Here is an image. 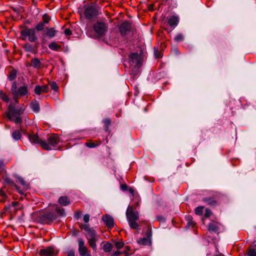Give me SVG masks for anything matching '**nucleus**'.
I'll list each match as a JSON object with an SVG mask.
<instances>
[{"label":"nucleus","instance_id":"nucleus-1","mask_svg":"<svg viewBox=\"0 0 256 256\" xmlns=\"http://www.w3.org/2000/svg\"><path fill=\"white\" fill-rule=\"evenodd\" d=\"M10 91L14 103L10 104L5 114L10 121L14 122L16 124H20L22 122L21 115L25 110V106L22 104L18 108H16L15 104L18 103L19 99L21 97L28 94V86L25 84L18 88L16 82H14L12 84Z\"/></svg>","mask_w":256,"mask_h":256},{"label":"nucleus","instance_id":"nucleus-2","mask_svg":"<svg viewBox=\"0 0 256 256\" xmlns=\"http://www.w3.org/2000/svg\"><path fill=\"white\" fill-rule=\"evenodd\" d=\"M140 200H136L134 205L128 206L126 211V216L130 227L134 230H139V225L136 220H139V212L136 210L140 204Z\"/></svg>","mask_w":256,"mask_h":256},{"label":"nucleus","instance_id":"nucleus-3","mask_svg":"<svg viewBox=\"0 0 256 256\" xmlns=\"http://www.w3.org/2000/svg\"><path fill=\"white\" fill-rule=\"evenodd\" d=\"M80 228L86 232V235L89 246L93 250H96V242L98 237L96 230L94 228H90V226L88 224L82 225Z\"/></svg>","mask_w":256,"mask_h":256},{"label":"nucleus","instance_id":"nucleus-4","mask_svg":"<svg viewBox=\"0 0 256 256\" xmlns=\"http://www.w3.org/2000/svg\"><path fill=\"white\" fill-rule=\"evenodd\" d=\"M60 142V136L55 134L48 136L47 142L44 140L41 142V147L44 150H50L52 148L56 147Z\"/></svg>","mask_w":256,"mask_h":256},{"label":"nucleus","instance_id":"nucleus-5","mask_svg":"<svg viewBox=\"0 0 256 256\" xmlns=\"http://www.w3.org/2000/svg\"><path fill=\"white\" fill-rule=\"evenodd\" d=\"M20 35L22 40H25L28 38V40L31 42H35L38 40L34 28L26 26L20 31Z\"/></svg>","mask_w":256,"mask_h":256},{"label":"nucleus","instance_id":"nucleus-6","mask_svg":"<svg viewBox=\"0 0 256 256\" xmlns=\"http://www.w3.org/2000/svg\"><path fill=\"white\" fill-rule=\"evenodd\" d=\"M108 28V24L103 22L98 21L93 25L94 30L96 35L100 37L106 34Z\"/></svg>","mask_w":256,"mask_h":256},{"label":"nucleus","instance_id":"nucleus-7","mask_svg":"<svg viewBox=\"0 0 256 256\" xmlns=\"http://www.w3.org/2000/svg\"><path fill=\"white\" fill-rule=\"evenodd\" d=\"M120 34L124 36L130 32L134 30L132 23L128 20H124L118 26Z\"/></svg>","mask_w":256,"mask_h":256},{"label":"nucleus","instance_id":"nucleus-8","mask_svg":"<svg viewBox=\"0 0 256 256\" xmlns=\"http://www.w3.org/2000/svg\"><path fill=\"white\" fill-rule=\"evenodd\" d=\"M146 237L140 238L138 240V243L140 245L146 246L151 245L152 244V228L148 226L146 231L145 234Z\"/></svg>","mask_w":256,"mask_h":256},{"label":"nucleus","instance_id":"nucleus-9","mask_svg":"<svg viewBox=\"0 0 256 256\" xmlns=\"http://www.w3.org/2000/svg\"><path fill=\"white\" fill-rule=\"evenodd\" d=\"M56 218V216L52 212H46L40 214V219L44 224H50Z\"/></svg>","mask_w":256,"mask_h":256},{"label":"nucleus","instance_id":"nucleus-10","mask_svg":"<svg viewBox=\"0 0 256 256\" xmlns=\"http://www.w3.org/2000/svg\"><path fill=\"white\" fill-rule=\"evenodd\" d=\"M130 66H142V56L136 52L132 53L129 56Z\"/></svg>","mask_w":256,"mask_h":256},{"label":"nucleus","instance_id":"nucleus-11","mask_svg":"<svg viewBox=\"0 0 256 256\" xmlns=\"http://www.w3.org/2000/svg\"><path fill=\"white\" fill-rule=\"evenodd\" d=\"M84 15L86 19L91 20L98 15V12L94 6H89L85 9Z\"/></svg>","mask_w":256,"mask_h":256},{"label":"nucleus","instance_id":"nucleus-12","mask_svg":"<svg viewBox=\"0 0 256 256\" xmlns=\"http://www.w3.org/2000/svg\"><path fill=\"white\" fill-rule=\"evenodd\" d=\"M78 252L81 256H91L88 250V248L84 246V242L82 238L78 240Z\"/></svg>","mask_w":256,"mask_h":256},{"label":"nucleus","instance_id":"nucleus-13","mask_svg":"<svg viewBox=\"0 0 256 256\" xmlns=\"http://www.w3.org/2000/svg\"><path fill=\"white\" fill-rule=\"evenodd\" d=\"M4 182L5 184H6L7 185H8L12 188H14L16 189V190L20 194L22 195L24 194V190H22L20 189V187L18 186L17 185H16V184L14 183V182L10 178H6L4 180Z\"/></svg>","mask_w":256,"mask_h":256},{"label":"nucleus","instance_id":"nucleus-14","mask_svg":"<svg viewBox=\"0 0 256 256\" xmlns=\"http://www.w3.org/2000/svg\"><path fill=\"white\" fill-rule=\"evenodd\" d=\"M49 87L46 84L42 86H36L34 89V92L37 95H40L42 93H47L48 92Z\"/></svg>","mask_w":256,"mask_h":256},{"label":"nucleus","instance_id":"nucleus-15","mask_svg":"<svg viewBox=\"0 0 256 256\" xmlns=\"http://www.w3.org/2000/svg\"><path fill=\"white\" fill-rule=\"evenodd\" d=\"M40 256H53L54 255V248L52 246H48L46 248L41 249L39 252Z\"/></svg>","mask_w":256,"mask_h":256},{"label":"nucleus","instance_id":"nucleus-16","mask_svg":"<svg viewBox=\"0 0 256 256\" xmlns=\"http://www.w3.org/2000/svg\"><path fill=\"white\" fill-rule=\"evenodd\" d=\"M28 138L30 142L35 144H39L41 146V142L44 140H41L37 134H28Z\"/></svg>","mask_w":256,"mask_h":256},{"label":"nucleus","instance_id":"nucleus-17","mask_svg":"<svg viewBox=\"0 0 256 256\" xmlns=\"http://www.w3.org/2000/svg\"><path fill=\"white\" fill-rule=\"evenodd\" d=\"M102 220L108 227L112 228L114 226V220L111 216L106 215L103 216Z\"/></svg>","mask_w":256,"mask_h":256},{"label":"nucleus","instance_id":"nucleus-18","mask_svg":"<svg viewBox=\"0 0 256 256\" xmlns=\"http://www.w3.org/2000/svg\"><path fill=\"white\" fill-rule=\"evenodd\" d=\"M46 32L43 34L42 35L44 36H48L50 38H52L55 36L56 34L57 31L55 30L54 28H46Z\"/></svg>","mask_w":256,"mask_h":256},{"label":"nucleus","instance_id":"nucleus-19","mask_svg":"<svg viewBox=\"0 0 256 256\" xmlns=\"http://www.w3.org/2000/svg\"><path fill=\"white\" fill-rule=\"evenodd\" d=\"M202 200L212 206H214L218 204V200L213 197L204 198L202 199Z\"/></svg>","mask_w":256,"mask_h":256},{"label":"nucleus","instance_id":"nucleus-20","mask_svg":"<svg viewBox=\"0 0 256 256\" xmlns=\"http://www.w3.org/2000/svg\"><path fill=\"white\" fill-rule=\"evenodd\" d=\"M178 18L177 16H172L168 20V24L172 27H176L178 23Z\"/></svg>","mask_w":256,"mask_h":256},{"label":"nucleus","instance_id":"nucleus-21","mask_svg":"<svg viewBox=\"0 0 256 256\" xmlns=\"http://www.w3.org/2000/svg\"><path fill=\"white\" fill-rule=\"evenodd\" d=\"M101 144L102 141L100 140H96L94 141L90 140L86 142L85 145L88 148H94L99 146Z\"/></svg>","mask_w":256,"mask_h":256},{"label":"nucleus","instance_id":"nucleus-22","mask_svg":"<svg viewBox=\"0 0 256 256\" xmlns=\"http://www.w3.org/2000/svg\"><path fill=\"white\" fill-rule=\"evenodd\" d=\"M58 202L61 206H68L70 203V202L68 196H62L58 198Z\"/></svg>","mask_w":256,"mask_h":256},{"label":"nucleus","instance_id":"nucleus-23","mask_svg":"<svg viewBox=\"0 0 256 256\" xmlns=\"http://www.w3.org/2000/svg\"><path fill=\"white\" fill-rule=\"evenodd\" d=\"M30 66L34 68L38 69L41 68L42 62L38 58H35L31 60Z\"/></svg>","mask_w":256,"mask_h":256},{"label":"nucleus","instance_id":"nucleus-24","mask_svg":"<svg viewBox=\"0 0 256 256\" xmlns=\"http://www.w3.org/2000/svg\"><path fill=\"white\" fill-rule=\"evenodd\" d=\"M219 230L218 224L216 222H210L208 225V230L210 232H216Z\"/></svg>","mask_w":256,"mask_h":256},{"label":"nucleus","instance_id":"nucleus-25","mask_svg":"<svg viewBox=\"0 0 256 256\" xmlns=\"http://www.w3.org/2000/svg\"><path fill=\"white\" fill-rule=\"evenodd\" d=\"M30 107L34 112H38L40 110V104L38 101L34 100L30 104Z\"/></svg>","mask_w":256,"mask_h":256},{"label":"nucleus","instance_id":"nucleus-26","mask_svg":"<svg viewBox=\"0 0 256 256\" xmlns=\"http://www.w3.org/2000/svg\"><path fill=\"white\" fill-rule=\"evenodd\" d=\"M48 48L54 51H59L61 50L62 46L55 42H50L48 45Z\"/></svg>","mask_w":256,"mask_h":256},{"label":"nucleus","instance_id":"nucleus-27","mask_svg":"<svg viewBox=\"0 0 256 256\" xmlns=\"http://www.w3.org/2000/svg\"><path fill=\"white\" fill-rule=\"evenodd\" d=\"M141 66H130V74L132 75L133 76H136L140 71V68Z\"/></svg>","mask_w":256,"mask_h":256},{"label":"nucleus","instance_id":"nucleus-28","mask_svg":"<svg viewBox=\"0 0 256 256\" xmlns=\"http://www.w3.org/2000/svg\"><path fill=\"white\" fill-rule=\"evenodd\" d=\"M16 182H19L23 186L22 190H24V192L28 189V185L26 183V182L22 178L18 177L16 178Z\"/></svg>","mask_w":256,"mask_h":256},{"label":"nucleus","instance_id":"nucleus-29","mask_svg":"<svg viewBox=\"0 0 256 256\" xmlns=\"http://www.w3.org/2000/svg\"><path fill=\"white\" fill-rule=\"evenodd\" d=\"M0 99L6 103L9 102L10 100L8 96L2 90L0 91Z\"/></svg>","mask_w":256,"mask_h":256},{"label":"nucleus","instance_id":"nucleus-30","mask_svg":"<svg viewBox=\"0 0 256 256\" xmlns=\"http://www.w3.org/2000/svg\"><path fill=\"white\" fill-rule=\"evenodd\" d=\"M186 220H187V226L188 228H194L196 225V223L193 220L192 218L188 216L186 217Z\"/></svg>","mask_w":256,"mask_h":256},{"label":"nucleus","instance_id":"nucleus-31","mask_svg":"<svg viewBox=\"0 0 256 256\" xmlns=\"http://www.w3.org/2000/svg\"><path fill=\"white\" fill-rule=\"evenodd\" d=\"M113 246L109 242H106L103 246V250L106 252H110L112 250Z\"/></svg>","mask_w":256,"mask_h":256},{"label":"nucleus","instance_id":"nucleus-32","mask_svg":"<svg viewBox=\"0 0 256 256\" xmlns=\"http://www.w3.org/2000/svg\"><path fill=\"white\" fill-rule=\"evenodd\" d=\"M17 76V71L16 70H12L10 72L8 75V78L10 80L12 81L15 80Z\"/></svg>","mask_w":256,"mask_h":256},{"label":"nucleus","instance_id":"nucleus-33","mask_svg":"<svg viewBox=\"0 0 256 256\" xmlns=\"http://www.w3.org/2000/svg\"><path fill=\"white\" fill-rule=\"evenodd\" d=\"M184 40V36L182 33H178L174 38V40L176 42H182Z\"/></svg>","mask_w":256,"mask_h":256},{"label":"nucleus","instance_id":"nucleus-34","mask_svg":"<svg viewBox=\"0 0 256 256\" xmlns=\"http://www.w3.org/2000/svg\"><path fill=\"white\" fill-rule=\"evenodd\" d=\"M103 122L104 124V129L107 132L108 130V128L110 126L111 124V119L110 118H106L103 120Z\"/></svg>","mask_w":256,"mask_h":256},{"label":"nucleus","instance_id":"nucleus-35","mask_svg":"<svg viewBox=\"0 0 256 256\" xmlns=\"http://www.w3.org/2000/svg\"><path fill=\"white\" fill-rule=\"evenodd\" d=\"M22 136V134L19 130H15L12 133V137L15 140H19Z\"/></svg>","mask_w":256,"mask_h":256},{"label":"nucleus","instance_id":"nucleus-36","mask_svg":"<svg viewBox=\"0 0 256 256\" xmlns=\"http://www.w3.org/2000/svg\"><path fill=\"white\" fill-rule=\"evenodd\" d=\"M45 26V24L42 22H38L35 27V30L38 31H42V30Z\"/></svg>","mask_w":256,"mask_h":256},{"label":"nucleus","instance_id":"nucleus-37","mask_svg":"<svg viewBox=\"0 0 256 256\" xmlns=\"http://www.w3.org/2000/svg\"><path fill=\"white\" fill-rule=\"evenodd\" d=\"M42 22H44V24H48L51 20V18L46 14H44L42 16Z\"/></svg>","mask_w":256,"mask_h":256},{"label":"nucleus","instance_id":"nucleus-38","mask_svg":"<svg viewBox=\"0 0 256 256\" xmlns=\"http://www.w3.org/2000/svg\"><path fill=\"white\" fill-rule=\"evenodd\" d=\"M204 206H200L196 208L194 210L195 214L197 215H202V214Z\"/></svg>","mask_w":256,"mask_h":256},{"label":"nucleus","instance_id":"nucleus-39","mask_svg":"<svg viewBox=\"0 0 256 256\" xmlns=\"http://www.w3.org/2000/svg\"><path fill=\"white\" fill-rule=\"evenodd\" d=\"M50 86L51 89L55 92H57L58 90V86L54 82H52L50 84Z\"/></svg>","mask_w":256,"mask_h":256},{"label":"nucleus","instance_id":"nucleus-40","mask_svg":"<svg viewBox=\"0 0 256 256\" xmlns=\"http://www.w3.org/2000/svg\"><path fill=\"white\" fill-rule=\"evenodd\" d=\"M56 210L58 214L61 216H64L65 215L64 210L63 208L56 206Z\"/></svg>","mask_w":256,"mask_h":256},{"label":"nucleus","instance_id":"nucleus-41","mask_svg":"<svg viewBox=\"0 0 256 256\" xmlns=\"http://www.w3.org/2000/svg\"><path fill=\"white\" fill-rule=\"evenodd\" d=\"M114 245L116 248L118 249H120L124 246V243L122 242H115Z\"/></svg>","mask_w":256,"mask_h":256},{"label":"nucleus","instance_id":"nucleus-42","mask_svg":"<svg viewBox=\"0 0 256 256\" xmlns=\"http://www.w3.org/2000/svg\"><path fill=\"white\" fill-rule=\"evenodd\" d=\"M24 48L26 51L28 52H32V46L29 44H26L24 46Z\"/></svg>","mask_w":256,"mask_h":256},{"label":"nucleus","instance_id":"nucleus-43","mask_svg":"<svg viewBox=\"0 0 256 256\" xmlns=\"http://www.w3.org/2000/svg\"><path fill=\"white\" fill-rule=\"evenodd\" d=\"M248 256H256V251L254 249H250L248 252Z\"/></svg>","mask_w":256,"mask_h":256},{"label":"nucleus","instance_id":"nucleus-44","mask_svg":"<svg viewBox=\"0 0 256 256\" xmlns=\"http://www.w3.org/2000/svg\"><path fill=\"white\" fill-rule=\"evenodd\" d=\"M0 196L4 198V200H2V202H5V201H6L5 199L6 198L7 196H6V192L2 190H0Z\"/></svg>","mask_w":256,"mask_h":256},{"label":"nucleus","instance_id":"nucleus-45","mask_svg":"<svg viewBox=\"0 0 256 256\" xmlns=\"http://www.w3.org/2000/svg\"><path fill=\"white\" fill-rule=\"evenodd\" d=\"M156 219L158 221L160 222H164L166 220V218L162 216H157L156 217Z\"/></svg>","mask_w":256,"mask_h":256},{"label":"nucleus","instance_id":"nucleus-46","mask_svg":"<svg viewBox=\"0 0 256 256\" xmlns=\"http://www.w3.org/2000/svg\"><path fill=\"white\" fill-rule=\"evenodd\" d=\"M123 254V252L116 250L112 254L111 256H120Z\"/></svg>","mask_w":256,"mask_h":256},{"label":"nucleus","instance_id":"nucleus-47","mask_svg":"<svg viewBox=\"0 0 256 256\" xmlns=\"http://www.w3.org/2000/svg\"><path fill=\"white\" fill-rule=\"evenodd\" d=\"M154 55L155 57L157 58H162L160 52L158 51V50H154Z\"/></svg>","mask_w":256,"mask_h":256},{"label":"nucleus","instance_id":"nucleus-48","mask_svg":"<svg viewBox=\"0 0 256 256\" xmlns=\"http://www.w3.org/2000/svg\"><path fill=\"white\" fill-rule=\"evenodd\" d=\"M212 214V212L209 209H206L204 214V216L206 218L209 217Z\"/></svg>","mask_w":256,"mask_h":256},{"label":"nucleus","instance_id":"nucleus-49","mask_svg":"<svg viewBox=\"0 0 256 256\" xmlns=\"http://www.w3.org/2000/svg\"><path fill=\"white\" fill-rule=\"evenodd\" d=\"M172 52L174 54H180L178 48H174L172 50Z\"/></svg>","mask_w":256,"mask_h":256},{"label":"nucleus","instance_id":"nucleus-50","mask_svg":"<svg viewBox=\"0 0 256 256\" xmlns=\"http://www.w3.org/2000/svg\"><path fill=\"white\" fill-rule=\"evenodd\" d=\"M4 170V166L2 161H0V172H2Z\"/></svg>","mask_w":256,"mask_h":256},{"label":"nucleus","instance_id":"nucleus-51","mask_svg":"<svg viewBox=\"0 0 256 256\" xmlns=\"http://www.w3.org/2000/svg\"><path fill=\"white\" fill-rule=\"evenodd\" d=\"M90 219V216L88 214H86L84 216V220L85 222H88Z\"/></svg>","mask_w":256,"mask_h":256},{"label":"nucleus","instance_id":"nucleus-52","mask_svg":"<svg viewBox=\"0 0 256 256\" xmlns=\"http://www.w3.org/2000/svg\"><path fill=\"white\" fill-rule=\"evenodd\" d=\"M128 188V185L126 184H122L120 186V188L124 191L127 190Z\"/></svg>","mask_w":256,"mask_h":256},{"label":"nucleus","instance_id":"nucleus-53","mask_svg":"<svg viewBox=\"0 0 256 256\" xmlns=\"http://www.w3.org/2000/svg\"><path fill=\"white\" fill-rule=\"evenodd\" d=\"M66 35L70 36L72 34V31L69 28H66L64 32Z\"/></svg>","mask_w":256,"mask_h":256},{"label":"nucleus","instance_id":"nucleus-54","mask_svg":"<svg viewBox=\"0 0 256 256\" xmlns=\"http://www.w3.org/2000/svg\"><path fill=\"white\" fill-rule=\"evenodd\" d=\"M68 256H75L74 251L72 250H70L68 253Z\"/></svg>","mask_w":256,"mask_h":256},{"label":"nucleus","instance_id":"nucleus-55","mask_svg":"<svg viewBox=\"0 0 256 256\" xmlns=\"http://www.w3.org/2000/svg\"><path fill=\"white\" fill-rule=\"evenodd\" d=\"M126 250L122 251L123 254H124L126 255V256H128V252L130 250V248L128 246H126Z\"/></svg>","mask_w":256,"mask_h":256},{"label":"nucleus","instance_id":"nucleus-56","mask_svg":"<svg viewBox=\"0 0 256 256\" xmlns=\"http://www.w3.org/2000/svg\"><path fill=\"white\" fill-rule=\"evenodd\" d=\"M18 204V202H12V206L14 207H16Z\"/></svg>","mask_w":256,"mask_h":256},{"label":"nucleus","instance_id":"nucleus-57","mask_svg":"<svg viewBox=\"0 0 256 256\" xmlns=\"http://www.w3.org/2000/svg\"><path fill=\"white\" fill-rule=\"evenodd\" d=\"M128 191L129 192L132 194H134V190L132 188H130L128 189Z\"/></svg>","mask_w":256,"mask_h":256},{"label":"nucleus","instance_id":"nucleus-58","mask_svg":"<svg viewBox=\"0 0 256 256\" xmlns=\"http://www.w3.org/2000/svg\"><path fill=\"white\" fill-rule=\"evenodd\" d=\"M166 2L168 1V0H165Z\"/></svg>","mask_w":256,"mask_h":256},{"label":"nucleus","instance_id":"nucleus-59","mask_svg":"<svg viewBox=\"0 0 256 256\" xmlns=\"http://www.w3.org/2000/svg\"><path fill=\"white\" fill-rule=\"evenodd\" d=\"M88 256H89V255H88Z\"/></svg>","mask_w":256,"mask_h":256}]
</instances>
